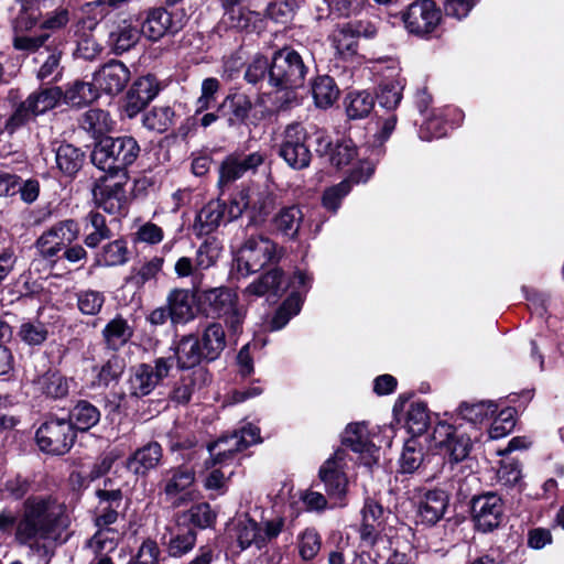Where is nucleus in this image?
<instances>
[{
    "mask_svg": "<svg viewBox=\"0 0 564 564\" xmlns=\"http://www.w3.org/2000/svg\"><path fill=\"white\" fill-rule=\"evenodd\" d=\"M70 517L67 507L56 497L32 496L23 503L22 516L17 522L15 541L32 554L45 556L50 545L68 540Z\"/></svg>",
    "mask_w": 564,
    "mask_h": 564,
    "instance_id": "1",
    "label": "nucleus"
},
{
    "mask_svg": "<svg viewBox=\"0 0 564 564\" xmlns=\"http://www.w3.org/2000/svg\"><path fill=\"white\" fill-rule=\"evenodd\" d=\"M308 67L291 47L275 51L271 57L270 86L275 89V105L285 111L299 105L296 90L304 86Z\"/></svg>",
    "mask_w": 564,
    "mask_h": 564,
    "instance_id": "2",
    "label": "nucleus"
},
{
    "mask_svg": "<svg viewBox=\"0 0 564 564\" xmlns=\"http://www.w3.org/2000/svg\"><path fill=\"white\" fill-rule=\"evenodd\" d=\"M227 346L226 333L219 322L206 325L200 335L182 336L172 348L177 369L203 367L217 360Z\"/></svg>",
    "mask_w": 564,
    "mask_h": 564,
    "instance_id": "3",
    "label": "nucleus"
},
{
    "mask_svg": "<svg viewBox=\"0 0 564 564\" xmlns=\"http://www.w3.org/2000/svg\"><path fill=\"white\" fill-rule=\"evenodd\" d=\"M140 154V145L131 135L106 137L94 148L90 159L93 164L109 176L128 178V167Z\"/></svg>",
    "mask_w": 564,
    "mask_h": 564,
    "instance_id": "4",
    "label": "nucleus"
},
{
    "mask_svg": "<svg viewBox=\"0 0 564 564\" xmlns=\"http://www.w3.org/2000/svg\"><path fill=\"white\" fill-rule=\"evenodd\" d=\"M199 301L209 315L224 319L231 335L242 333L247 310L240 304L239 295L232 288L223 285L203 290Z\"/></svg>",
    "mask_w": 564,
    "mask_h": 564,
    "instance_id": "5",
    "label": "nucleus"
},
{
    "mask_svg": "<svg viewBox=\"0 0 564 564\" xmlns=\"http://www.w3.org/2000/svg\"><path fill=\"white\" fill-rule=\"evenodd\" d=\"M176 360L173 355L158 357L151 364L142 362L131 368L126 386L131 398L149 395L163 379L167 378Z\"/></svg>",
    "mask_w": 564,
    "mask_h": 564,
    "instance_id": "6",
    "label": "nucleus"
},
{
    "mask_svg": "<svg viewBox=\"0 0 564 564\" xmlns=\"http://www.w3.org/2000/svg\"><path fill=\"white\" fill-rule=\"evenodd\" d=\"M281 257L282 249L273 240L262 235L250 236L238 252L237 270L242 275H249L270 263H276Z\"/></svg>",
    "mask_w": 564,
    "mask_h": 564,
    "instance_id": "7",
    "label": "nucleus"
},
{
    "mask_svg": "<svg viewBox=\"0 0 564 564\" xmlns=\"http://www.w3.org/2000/svg\"><path fill=\"white\" fill-rule=\"evenodd\" d=\"M195 481V469L188 465H178L162 473L159 486L165 501L178 508L194 499Z\"/></svg>",
    "mask_w": 564,
    "mask_h": 564,
    "instance_id": "8",
    "label": "nucleus"
},
{
    "mask_svg": "<svg viewBox=\"0 0 564 564\" xmlns=\"http://www.w3.org/2000/svg\"><path fill=\"white\" fill-rule=\"evenodd\" d=\"M76 432L66 419L50 416L36 430L35 440L42 452L64 455L73 447Z\"/></svg>",
    "mask_w": 564,
    "mask_h": 564,
    "instance_id": "9",
    "label": "nucleus"
},
{
    "mask_svg": "<svg viewBox=\"0 0 564 564\" xmlns=\"http://www.w3.org/2000/svg\"><path fill=\"white\" fill-rule=\"evenodd\" d=\"M13 47L18 51L37 52L43 48V53H46V57L41 64L36 77L41 82L56 83L62 78L64 67L61 64L62 56L64 55L65 45L57 44L55 41L50 40L47 36H42L35 41L26 42H13Z\"/></svg>",
    "mask_w": 564,
    "mask_h": 564,
    "instance_id": "10",
    "label": "nucleus"
},
{
    "mask_svg": "<svg viewBox=\"0 0 564 564\" xmlns=\"http://www.w3.org/2000/svg\"><path fill=\"white\" fill-rule=\"evenodd\" d=\"M79 224L72 218L55 223L35 240L39 256L45 260L55 258L66 246L79 237Z\"/></svg>",
    "mask_w": 564,
    "mask_h": 564,
    "instance_id": "11",
    "label": "nucleus"
},
{
    "mask_svg": "<svg viewBox=\"0 0 564 564\" xmlns=\"http://www.w3.org/2000/svg\"><path fill=\"white\" fill-rule=\"evenodd\" d=\"M470 514L477 531L482 533L492 532L503 521V500L494 491L474 496L470 500Z\"/></svg>",
    "mask_w": 564,
    "mask_h": 564,
    "instance_id": "12",
    "label": "nucleus"
},
{
    "mask_svg": "<svg viewBox=\"0 0 564 564\" xmlns=\"http://www.w3.org/2000/svg\"><path fill=\"white\" fill-rule=\"evenodd\" d=\"M307 141V132L300 123L289 124L280 144L279 155L294 170L306 169L312 160Z\"/></svg>",
    "mask_w": 564,
    "mask_h": 564,
    "instance_id": "13",
    "label": "nucleus"
},
{
    "mask_svg": "<svg viewBox=\"0 0 564 564\" xmlns=\"http://www.w3.org/2000/svg\"><path fill=\"white\" fill-rule=\"evenodd\" d=\"M405 29L415 35H427L438 26L442 12L433 0H416L400 13Z\"/></svg>",
    "mask_w": 564,
    "mask_h": 564,
    "instance_id": "14",
    "label": "nucleus"
},
{
    "mask_svg": "<svg viewBox=\"0 0 564 564\" xmlns=\"http://www.w3.org/2000/svg\"><path fill=\"white\" fill-rule=\"evenodd\" d=\"M435 445L448 457L451 463L464 460L473 447L470 437L452 424L441 422L433 432Z\"/></svg>",
    "mask_w": 564,
    "mask_h": 564,
    "instance_id": "15",
    "label": "nucleus"
},
{
    "mask_svg": "<svg viewBox=\"0 0 564 564\" xmlns=\"http://www.w3.org/2000/svg\"><path fill=\"white\" fill-rule=\"evenodd\" d=\"M70 21V12L67 7H58L54 10L46 11L36 32L31 35H17L13 42L35 41L42 36H47L48 41L53 40L57 44L66 45V37L62 31Z\"/></svg>",
    "mask_w": 564,
    "mask_h": 564,
    "instance_id": "16",
    "label": "nucleus"
},
{
    "mask_svg": "<svg viewBox=\"0 0 564 564\" xmlns=\"http://www.w3.org/2000/svg\"><path fill=\"white\" fill-rule=\"evenodd\" d=\"M183 28L182 19H175L165 8H152L144 13L140 32L150 41H159L164 35L174 34Z\"/></svg>",
    "mask_w": 564,
    "mask_h": 564,
    "instance_id": "17",
    "label": "nucleus"
},
{
    "mask_svg": "<svg viewBox=\"0 0 564 564\" xmlns=\"http://www.w3.org/2000/svg\"><path fill=\"white\" fill-rule=\"evenodd\" d=\"M160 89L159 80L154 75L137 78L126 95L127 117L131 119L140 113L158 96Z\"/></svg>",
    "mask_w": 564,
    "mask_h": 564,
    "instance_id": "18",
    "label": "nucleus"
},
{
    "mask_svg": "<svg viewBox=\"0 0 564 564\" xmlns=\"http://www.w3.org/2000/svg\"><path fill=\"white\" fill-rule=\"evenodd\" d=\"M227 203L220 198L210 199L196 214L192 232L197 238L209 236L218 230L221 225L229 223L226 216Z\"/></svg>",
    "mask_w": 564,
    "mask_h": 564,
    "instance_id": "19",
    "label": "nucleus"
},
{
    "mask_svg": "<svg viewBox=\"0 0 564 564\" xmlns=\"http://www.w3.org/2000/svg\"><path fill=\"white\" fill-rule=\"evenodd\" d=\"M93 79L98 93L118 95L130 80L129 68L120 61H110L94 73Z\"/></svg>",
    "mask_w": 564,
    "mask_h": 564,
    "instance_id": "20",
    "label": "nucleus"
},
{
    "mask_svg": "<svg viewBox=\"0 0 564 564\" xmlns=\"http://www.w3.org/2000/svg\"><path fill=\"white\" fill-rule=\"evenodd\" d=\"M344 451L338 449L319 468V478L327 495L340 499L346 495L347 477L343 470Z\"/></svg>",
    "mask_w": 564,
    "mask_h": 564,
    "instance_id": "21",
    "label": "nucleus"
},
{
    "mask_svg": "<svg viewBox=\"0 0 564 564\" xmlns=\"http://www.w3.org/2000/svg\"><path fill=\"white\" fill-rule=\"evenodd\" d=\"M124 184L123 182L107 184L104 177L97 180L91 188L96 206L111 215L119 213L127 202Z\"/></svg>",
    "mask_w": 564,
    "mask_h": 564,
    "instance_id": "22",
    "label": "nucleus"
},
{
    "mask_svg": "<svg viewBox=\"0 0 564 564\" xmlns=\"http://www.w3.org/2000/svg\"><path fill=\"white\" fill-rule=\"evenodd\" d=\"M163 459V448L155 441L137 448L126 460V468L138 477H147Z\"/></svg>",
    "mask_w": 564,
    "mask_h": 564,
    "instance_id": "23",
    "label": "nucleus"
},
{
    "mask_svg": "<svg viewBox=\"0 0 564 564\" xmlns=\"http://www.w3.org/2000/svg\"><path fill=\"white\" fill-rule=\"evenodd\" d=\"M180 370L188 372L182 375L175 383L171 393V399L177 403L185 404L189 402L195 390L202 389L210 382L212 377L208 369L205 367L194 366Z\"/></svg>",
    "mask_w": 564,
    "mask_h": 564,
    "instance_id": "24",
    "label": "nucleus"
},
{
    "mask_svg": "<svg viewBox=\"0 0 564 564\" xmlns=\"http://www.w3.org/2000/svg\"><path fill=\"white\" fill-rule=\"evenodd\" d=\"M253 108L251 98L245 93H234L225 97L217 111L227 120L229 127H241L247 123Z\"/></svg>",
    "mask_w": 564,
    "mask_h": 564,
    "instance_id": "25",
    "label": "nucleus"
},
{
    "mask_svg": "<svg viewBox=\"0 0 564 564\" xmlns=\"http://www.w3.org/2000/svg\"><path fill=\"white\" fill-rule=\"evenodd\" d=\"M448 501V494L443 489L436 488L425 491L417 508V518L421 523L426 525L436 524L444 517Z\"/></svg>",
    "mask_w": 564,
    "mask_h": 564,
    "instance_id": "26",
    "label": "nucleus"
},
{
    "mask_svg": "<svg viewBox=\"0 0 564 564\" xmlns=\"http://www.w3.org/2000/svg\"><path fill=\"white\" fill-rule=\"evenodd\" d=\"M289 285L284 272L279 268H274L251 282L245 289V294L280 297L286 292Z\"/></svg>",
    "mask_w": 564,
    "mask_h": 564,
    "instance_id": "27",
    "label": "nucleus"
},
{
    "mask_svg": "<svg viewBox=\"0 0 564 564\" xmlns=\"http://www.w3.org/2000/svg\"><path fill=\"white\" fill-rule=\"evenodd\" d=\"M383 507L373 499H366L361 510L360 540L368 546L375 545L382 530Z\"/></svg>",
    "mask_w": 564,
    "mask_h": 564,
    "instance_id": "28",
    "label": "nucleus"
},
{
    "mask_svg": "<svg viewBox=\"0 0 564 564\" xmlns=\"http://www.w3.org/2000/svg\"><path fill=\"white\" fill-rule=\"evenodd\" d=\"M54 152L56 169L64 177L74 178L85 164V152L72 143L62 142Z\"/></svg>",
    "mask_w": 564,
    "mask_h": 564,
    "instance_id": "29",
    "label": "nucleus"
},
{
    "mask_svg": "<svg viewBox=\"0 0 564 564\" xmlns=\"http://www.w3.org/2000/svg\"><path fill=\"white\" fill-rule=\"evenodd\" d=\"M101 336L105 347L117 352L132 338L133 328L124 317L117 315L105 325Z\"/></svg>",
    "mask_w": 564,
    "mask_h": 564,
    "instance_id": "30",
    "label": "nucleus"
},
{
    "mask_svg": "<svg viewBox=\"0 0 564 564\" xmlns=\"http://www.w3.org/2000/svg\"><path fill=\"white\" fill-rule=\"evenodd\" d=\"M170 530V539L165 541V535L162 538V543L166 546V551L172 557H182L189 553L196 543L197 533L194 529L183 527L176 522L175 528Z\"/></svg>",
    "mask_w": 564,
    "mask_h": 564,
    "instance_id": "31",
    "label": "nucleus"
},
{
    "mask_svg": "<svg viewBox=\"0 0 564 564\" xmlns=\"http://www.w3.org/2000/svg\"><path fill=\"white\" fill-rule=\"evenodd\" d=\"M84 229L87 231L84 243L89 249H96L104 240H108L112 236L106 217L97 210H90L84 217Z\"/></svg>",
    "mask_w": 564,
    "mask_h": 564,
    "instance_id": "32",
    "label": "nucleus"
},
{
    "mask_svg": "<svg viewBox=\"0 0 564 564\" xmlns=\"http://www.w3.org/2000/svg\"><path fill=\"white\" fill-rule=\"evenodd\" d=\"M166 306L171 312L173 324H183L194 318L192 296L188 290H172L166 297Z\"/></svg>",
    "mask_w": 564,
    "mask_h": 564,
    "instance_id": "33",
    "label": "nucleus"
},
{
    "mask_svg": "<svg viewBox=\"0 0 564 564\" xmlns=\"http://www.w3.org/2000/svg\"><path fill=\"white\" fill-rule=\"evenodd\" d=\"M303 221V214L297 206H288L272 218L273 230L278 234L294 240Z\"/></svg>",
    "mask_w": 564,
    "mask_h": 564,
    "instance_id": "34",
    "label": "nucleus"
},
{
    "mask_svg": "<svg viewBox=\"0 0 564 564\" xmlns=\"http://www.w3.org/2000/svg\"><path fill=\"white\" fill-rule=\"evenodd\" d=\"M126 369L124 359L118 354H112L100 367L95 366L96 376L91 382L95 388H108L112 382H118Z\"/></svg>",
    "mask_w": 564,
    "mask_h": 564,
    "instance_id": "35",
    "label": "nucleus"
},
{
    "mask_svg": "<svg viewBox=\"0 0 564 564\" xmlns=\"http://www.w3.org/2000/svg\"><path fill=\"white\" fill-rule=\"evenodd\" d=\"M99 97L95 82L87 83L79 79L69 83L63 90L62 100L72 107H84Z\"/></svg>",
    "mask_w": 564,
    "mask_h": 564,
    "instance_id": "36",
    "label": "nucleus"
},
{
    "mask_svg": "<svg viewBox=\"0 0 564 564\" xmlns=\"http://www.w3.org/2000/svg\"><path fill=\"white\" fill-rule=\"evenodd\" d=\"M249 214L252 224H260L265 220L275 207V196L267 189L249 187Z\"/></svg>",
    "mask_w": 564,
    "mask_h": 564,
    "instance_id": "37",
    "label": "nucleus"
},
{
    "mask_svg": "<svg viewBox=\"0 0 564 564\" xmlns=\"http://www.w3.org/2000/svg\"><path fill=\"white\" fill-rule=\"evenodd\" d=\"M67 420L72 422L75 432H86L99 422L100 411L90 402L80 400L69 411Z\"/></svg>",
    "mask_w": 564,
    "mask_h": 564,
    "instance_id": "38",
    "label": "nucleus"
},
{
    "mask_svg": "<svg viewBox=\"0 0 564 564\" xmlns=\"http://www.w3.org/2000/svg\"><path fill=\"white\" fill-rule=\"evenodd\" d=\"M63 97V89L58 86L40 88L31 93L25 99L36 117L57 107Z\"/></svg>",
    "mask_w": 564,
    "mask_h": 564,
    "instance_id": "39",
    "label": "nucleus"
},
{
    "mask_svg": "<svg viewBox=\"0 0 564 564\" xmlns=\"http://www.w3.org/2000/svg\"><path fill=\"white\" fill-rule=\"evenodd\" d=\"M37 389L51 399H63L69 392V381L58 371H46L35 381Z\"/></svg>",
    "mask_w": 564,
    "mask_h": 564,
    "instance_id": "40",
    "label": "nucleus"
},
{
    "mask_svg": "<svg viewBox=\"0 0 564 564\" xmlns=\"http://www.w3.org/2000/svg\"><path fill=\"white\" fill-rule=\"evenodd\" d=\"M312 95L318 108L330 107L339 96V89L333 77L328 75L317 76L312 83Z\"/></svg>",
    "mask_w": 564,
    "mask_h": 564,
    "instance_id": "41",
    "label": "nucleus"
},
{
    "mask_svg": "<svg viewBox=\"0 0 564 564\" xmlns=\"http://www.w3.org/2000/svg\"><path fill=\"white\" fill-rule=\"evenodd\" d=\"M128 261V248L126 241L116 239L106 243L95 256L96 267H117Z\"/></svg>",
    "mask_w": 564,
    "mask_h": 564,
    "instance_id": "42",
    "label": "nucleus"
},
{
    "mask_svg": "<svg viewBox=\"0 0 564 564\" xmlns=\"http://www.w3.org/2000/svg\"><path fill=\"white\" fill-rule=\"evenodd\" d=\"M175 112L170 106H155L142 117L143 126L151 131L163 133L174 124Z\"/></svg>",
    "mask_w": 564,
    "mask_h": 564,
    "instance_id": "43",
    "label": "nucleus"
},
{
    "mask_svg": "<svg viewBox=\"0 0 564 564\" xmlns=\"http://www.w3.org/2000/svg\"><path fill=\"white\" fill-rule=\"evenodd\" d=\"M112 126L109 112L99 108L87 110L80 119V127L95 138L110 131Z\"/></svg>",
    "mask_w": 564,
    "mask_h": 564,
    "instance_id": "44",
    "label": "nucleus"
},
{
    "mask_svg": "<svg viewBox=\"0 0 564 564\" xmlns=\"http://www.w3.org/2000/svg\"><path fill=\"white\" fill-rule=\"evenodd\" d=\"M375 106V99L368 91L349 93L345 98L346 113L349 119H364L370 115Z\"/></svg>",
    "mask_w": 564,
    "mask_h": 564,
    "instance_id": "45",
    "label": "nucleus"
},
{
    "mask_svg": "<svg viewBox=\"0 0 564 564\" xmlns=\"http://www.w3.org/2000/svg\"><path fill=\"white\" fill-rule=\"evenodd\" d=\"M259 14L246 7L224 9V22L229 29L251 32Z\"/></svg>",
    "mask_w": 564,
    "mask_h": 564,
    "instance_id": "46",
    "label": "nucleus"
},
{
    "mask_svg": "<svg viewBox=\"0 0 564 564\" xmlns=\"http://www.w3.org/2000/svg\"><path fill=\"white\" fill-rule=\"evenodd\" d=\"M330 39L337 53L343 57L357 54L359 37L347 22L338 24Z\"/></svg>",
    "mask_w": 564,
    "mask_h": 564,
    "instance_id": "47",
    "label": "nucleus"
},
{
    "mask_svg": "<svg viewBox=\"0 0 564 564\" xmlns=\"http://www.w3.org/2000/svg\"><path fill=\"white\" fill-rule=\"evenodd\" d=\"M236 535L238 544L242 550H246L253 544L258 549H262L264 546V540L260 536V524L250 518H246L237 522Z\"/></svg>",
    "mask_w": 564,
    "mask_h": 564,
    "instance_id": "48",
    "label": "nucleus"
},
{
    "mask_svg": "<svg viewBox=\"0 0 564 564\" xmlns=\"http://www.w3.org/2000/svg\"><path fill=\"white\" fill-rule=\"evenodd\" d=\"M341 442L343 445L349 447L355 453L369 452L371 446V442L364 423L348 424L343 434Z\"/></svg>",
    "mask_w": 564,
    "mask_h": 564,
    "instance_id": "49",
    "label": "nucleus"
},
{
    "mask_svg": "<svg viewBox=\"0 0 564 564\" xmlns=\"http://www.w3.org/2000/svg\"><path fill=\"white\" fill-rule=\"evenodd\" d=\"M429 456L425 455L424 449L414 440H410L404 444L400 457V471L403 474H413L425 462Z\"/></svg>",
    "mask_w": 564,
    "mask_h": 564,
    "instance_id": "50",
    "label": "nucleus"
},
{
    "mask_svg": "<svg viewBox=\"0 0 564 564\" xmlns=\"http://www.w3.org/2000/svg\"><path fill=\"white\" fill-rule=\"evenodd\" d=\"M497 410L498 406L492 401L463 402L458 408L462 417L473 424L481 423L484 420L494 416Z\"/></svg>",
    "mask_w": 564,
    "mask_h": 564,
    "instance_id": "51",
    "label": "nucleus"
},
{
    "mask_svg": "<svg viewBox=\"0 0 564 564\" xmlns=\"http://www.w3.org/2000/svg\"><path fill=\"white\" fill-rule=\"evenodd\" d=\"M77 308L87 316H96L102 308L106 296L102 292L91 289L79 290L75 294Z\"/></svg>",
    "mask_w": 564,
    "mask_h": 564,
    "instance_id": "52",
    "label": "nucleus"
},
{
    "mask_svg": "<svg viewBox=\"0 0 564 564\" xmlns=\"http://www.w3.org/2000/svg\"><path fill=\"white\" fill-rule=\"evenodd\" d=\"M163 263L164 259L162 257H153L140 268L133 269L128 278V282L137 288L143 286L147 282L156 279V275L162 270Z\"/></svg>",
    "mask_w": 564,
    "mask_h": 564,
    "instance_id": "53",
    "label": "nucleus"
},
{
    "mask_svg": "<svg viewBox=\"0 0 564 564\" xmlns=\"http://www.w3.org/2000/svg\"><path fill=\"white\" fill-rule=\"evenodd\" d=\"M403 85L399 80H386L379 85L377 100L380 107L393 110L402 99Z\"/></svg>",
    "mask_w": 564,
    "mask_h": 564,
    "instance_id": "54",
    "label": "nucleus"
},
{
    "mask_svg": "<svg viewBox=\"0 0 564 564\" xmlns=\"http://www.w3.org/2000/svg\"><path fill=\"white\" fill-rule=\"evenodd\" d=\"M297 8V0H274L267 6L264 14L275 23L286 24L292 21Z\"/></svg>",
    "mask_w": 564,
    "mask_h": 564,
    "instance_id": "55",
    "label": "nucleus"
},
{
    "mask_svg": "<svg viewBox=\"0 0 564 564\" xmlns=\"http://www.w3.org/2000/svg\"><path fill=\"white\" fill-rule=\"evenodd\" d=\"M430 424V415L426 404L414 402L410 405L406 414V425L413 435L423 434Z\"/></svg>",
    "mask_w": 564,
    "mask_h": 564,
    "instance_id": "56",
    "label": "nucleus"
},
{
    "mask_svg": "<svg viewBox=\"0 0 564 564\" xmlns=\"http://www.w3.org/2000/svg\"><path fill=\"white\" fill-rule=\"evenodd\" d=\"M36 115L34 113L31 106L28 105V100L24 99L23 101L17 104L14 107L13 112L4 123V130L9 134H13L22 127L29 124L31 121H34Z\"/></svg>",
    "mask_w": 564,
    "mask_h": 564,
    "instance_id": "57",
    "label": "nucleus"
},
{
    "mask_svg": "<svg viewBox=\"0 0 564 564\" xmlns=\"http://www.w3.org/2000/svg\"><path fill=\"white\" fill-rule=\"evenodd\" d=\"M330 13L338 18H350L360 14L370 7L368 0H325Z\"/></svg>",
    "mask_w": 564,
    "mask_h": 564,
    "instance_id": "58",
    "label": "nucleus"
},
{
    "mask_svg": "<svg viewBox=\"0 0 564 564\" xmlns=\"http://www.w3.org/2000/svg\"><path fill=\"white\" fill-rule=\"evenodd\" d=\"M18 336L29 346H40L48 337V329L42 322L22 323Z\"/></svg>",
    "mask_w": 564,
    "mask_h": 564,
    "instance_id": "59",
    "label": "nucleus"
},
{
    "mask_svg": "<svg viewBox=\"0 0 564 564\" xmlns=\"http://www.w3.org/2000/svg\"><path fill=\"white\" fill-rule=\"evenodd\" d=\"M270 69L271 61L262 54H257L247 66L245 79L251 85H257L268 78V83L270 84Z\"/></svg>",
    "mask_w": 564,
    "mask_h": 564,
    "instance_id": "60",
    "label": "nucleus"
},
{
    "mask_svg": "<svg viewBox=\"0 0 564 564\" xmlns=\"http://www.w3.org/2000/svg\"><path fill=\"white\" fill-rule=\"evenodd\" d=\"M182 517L186 518L194 527L199 529L209 528L216 521V513L206 502L193 506L189 510L184 512Z\"/></svg>",
    "mask_w": 564,
    "mask_h": 564,
    "instance_id": "61",
    "label": "nucleus"
},
{
    "mask_svg": "<svg viewBox=\"0 0 564 564\" xmlns=\"http://www.w3.org/2000/svg\"><path fill=\"white\" fill-rule=\"evenodd\" d=\"M301 310L300 299L292 294L278 308L271 321V329L279 330L284 327L292 316H295Z\"/></svg>",
    "mask_w": 564,
    "mask_h": 564,
    "instance_id": "62",
    "label": "nucleus"
},
{
    "mask_svg": "<svg viewBox=\"0 0 564 564\" xmlns=\"http://www.w3.org/2000/svg\"><path fill=\"white\" fill-rule=\"evenodd\" d=\"M321 536L313 528L305 529L299 538V551L304 561L313 560L321 550Z\"/></svg>",
    "mask_w": 564,
    "mask_h": 564,
    "instance_id": "63",
    "label": "nucleus"
},
{
    "mask_svg": "<svg viewBox=\"0 0 564 564\" xmlns=\"http://www.w3.org/2000/svg\"><path fill=\"white\" fill-rule=\"evenodd\" d=\"M246 173L247 171L241 165L237 156L232 153L228 155L220 164L218 184L219 186H224L242 177Z\"/></svg>",
    "mask_w": 564,
    "mask_h": 564,
    "instance_id": "64",
    "label": "nucleus"
}]
</instances>
